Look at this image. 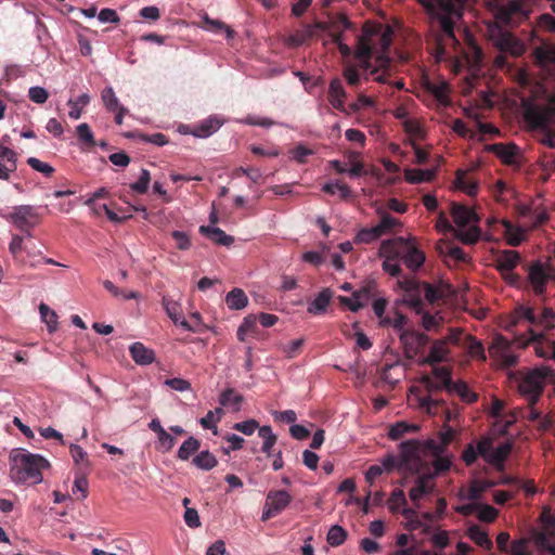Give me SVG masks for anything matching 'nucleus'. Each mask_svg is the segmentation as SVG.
<instances>
[{"mask_svg": "<svg viewBox=\"0 0 555 555\" xmlns=\"http://www.w3.org/2000/svg\"><path fill=\"white\" fill-rule=\"evenodd\" d=\"M392 35L391 27L367 21L363 25L362 35L358 38L356 57L364 69L370 67L374 52H380V55L376 57L377 66L371 70L374 80L380 83H386L387 77L390 75L391 60L386 52L391 44Z\"/></svg>", "mask_w": 555, "mask_h": 555, "instance_id": "nucleus-1", "label": "nucleus"}, {"mask_svg": "<svg viewBox=\"0 0 555 555\" xmlns=\"http://www.w3.org/2000/svg\"><path fill=\"white\" fill-rule=\"evenodd\" d=\"M524 119L538 142L550 149L555 147V99L546 104L526 105Z\"/></svg>", "mask_w": 555, "mask_h": 555, "instance_id": "nucleus-2", "label": "nucleus"}, {"mask_svg": "<svg viewBox=\"0 0 555 555\" xmlns=\"http://www.w3.org/2000/svg\"><path fill=\"white\" fill-rule=\"evenodd\" d=\"M10 460L11 477L17 482H41V472L49 466V462L43 456L29 453L24 449L13 450Z\"/></svg>", "mask_w": 555, "mask_h": 555, "instance_id": "nucleus-3", "label": "nucleus"}, {"mask_svg": "<svg viewBox=\"0 0 555 555\" xmlns=\"http://www.w3.org/2000/svg\"><path fill=\"white\" fill-rule=\"evenodd\" d=\"M430 18L439 23L443 35L455 40L453 17L462 18L466 0H416Z\"/></svg>", "mask_w": 555, "mask_h": 555, "instance_id": "nucleus-4", "label": "nucleus"}, {"mask_svg": "<svg viewBox=\"0 0 555 555\" xmlns=\"http://www.w3.org/2000/svg\"><path fill=\"white\" fill-rule=\"evenodd\" d=\"M546 380L555 384V371L548 366L535 367L525 373L520 378L518 383L519 392L527 397L531 404H535L544 390Z\"/></svg>", "mask_w": 555, "mask_h": 555, "instance_id": "nucleus-5", "label": "nucleus"}, {"mask_svg": "<svg viewBox=\"0 0 555 555\" xmlns=\"http://www.w3.org/2000/svg\"><path fill=\"white\" fill-rule=\"evenodd\" d=\"M522 321L541 331H551L555 327V311L551 307H543L541 313L537 314L532 307L518 305L512 312L508 328L518 325Z\"/></svg>", "mask_w": 555, "mask_h": 555, "instance_id": "nucleus-6", "label": "nucleus"}, {"mask_svg": "<svg viewBox=\"0 0 555 555\" xmlns=\"http://www.w3.org/2000/svg\"><path fill=\"white\" fill-rule=\"evenodd\" d=\"M488 350L490 358L500 369H509L518 363V356L513 350V344L502 335L493 338Z\"/></svg>", "mask_w": 555, "mask_h": 555, "instance_id": "nucleus-7", "label": "nucleus"}, {"mask_svg": "<svg viewBox=\"0 0 555 555\" xmlns=\"http://www.w3.org/2000/svg\"><path fill=\"white\" fill-rule=\"evenodd\" d=\"M421 383L424 385L427 395L421 396L417 399L418 406L429 415H436L440 409L444 408V401L434 398L433 395L444 389V386H442V383L435 380L428 375L423 376Z\"/></svg>", "mask_w": 555, "mask_h": 555, "instance_id": "nucleus-8", "label": "nucleus"}, {"mask_svg": "<svg viewBox=\"0 0 555 555\" xmlns=\"http://www.w3.org/2000/svg\"><path fill=\"white\" fill-rule=\"evenodd\" d=\"M293 496L286 490H271L267 494L261 520L267 521L278 516L292 502Z\"/></svg>", "mask_w": 555, "mask_h": 555, "instance_id": "nucleus-9", "label": "nucleus"}, {"mask_svg": "<svg viewBox=\"0 0 555 555\" xmlns=\"http://www.w3.org/2000/svg\"><path fill=\"white\" fill-rule=\"evenodd\" d=\"M552 279L550 268H545L541 261H533L528 268V280L537 296L545 293L546 284Z\"/></svg>", "mask_w": 555, "mask_h": 555, "instance_id": "nucleus-10", "label": "nucleus"}, {"mask_svg": "<svg viewBox=\"0 0 555 555\" xmlns=\"http://www.w3.org/2000/svg\"><path fill=\"white\" fill-rule=\"evenodd\" d=\"M13 223L24 232H28L38 223V215L34 207L23 205L14 209L11 215Z\"/></svg>", "mask_w": 555, "mask_h": 555, "instance_id": "nucleus-11", "label": "nucleus"}, {"mask_svg": "<svg viewBox=\"0 0 555 555\" xmlns=\"http://www.w3.org/2000/svg\"><path fill=\"white\" fill-rule=\"evenodd\" d=\"M399 337L404 348L405 357L409 359H413L428 343V336L414 332H402Z\"/></svg>", "mask_w": 555, "mask_h": 555, "instance_id": "nucleus-12", "label": "nucleus"}, {"mask_svg": "<svg viewBox=\"0 0 555 555\" xmlns=\"http://www.w3.org/2000/svg\"><path fill=\"white\" fill-rule=\"evenodd\" d=\"M401 287L405 291L404 301L416 312L422 313L424 302L422 300V289L418 281L404 280L400 282Z\"/></svg>", "mask_w": 555, "mask_h": 555, "instance_id": "nucleus-13", "label": "nucleus"}, {"mask_svg": "<svg viewBox=\"0 0 555 555\" xmlns=\"http://www.w3.org/2000/svg\"><path fill=\"white\" fill-rule=\"evenodd\" d=\"M452 438V431H448L446 437L443 438V446H437L435 449V459L431 463L434 472L430 475H434V478L438 475L444 474L451 468L452 460L450 456H443L442 452L444 451V446L450 442Z\"/></svg>", "mask_w": 555, "mask_h": 555, "instance_id": "nucleus-14", "label": "nucleus"}, {"mask_svg": "<svg viewBox=\"0 0 555 555\" xmlns=\"http://www.w3.org/2000/svg\"><path fill=\"white\" fill-rule=\"evenodd\" d=\"M433 479L434 475H422L416 478L414 486L409 492L410 499L416 508L420 507L418 501L434 490Z\"/></svg>", "mask_w": 555, "mask_h": 555, "instance_id": "nucleus-15", "label": "nucleus"}, {"mask_svg": "<svg viewBox=\"0 0 555 555\" xmlns=\"http://www.w3.org/2000/svg\"><path fill=\"white\" fill-rule=\"evenodd\" d=\"M163 307L175 324L182 326L186 331L195 332L193 326L182 318L181 306L178 301L173 300L169 296H164Z\"/></svg>", "mask_w": 555, "mask_h": 555, "instance_id": "nucleus-16", "label": "nucleus"}, {"mask_svg": "<svg viewBox=\"0 0 555 555\" xmlns=\"http://www.w3.org/2000/svg\"><path fill=\"white\" fill-rule=\"evenodd\" d=\"M487 150L499 157L504 164L513 165L519 154V149L516 144L509 143H494L488 145Z\"/></svg>", "mask_w": 555, "mask_h": 555, "instance_id": "nucleus-17", "label": "nucleus"}, {"mask_svg": "<svg viewBox=\"0 0 555 555\" xmlns=\"http://www.w3.org/2000/svg\"><path fill=\"white\" fill-rule=\"evenodd\" d=\"M451 216L459 228H465L468 223L479 221V217L473 209L457 203L452 204Z\"/></svg>", "mask_w": 555, "mask_h": 555, "instance_id": "nucleus-18", "label": "nucleus"}, {"mask_svg": "<svg viewBox=\"0 0 555 555\" xmlns=\"http://www.w3.org/2000/svg\"><path fill=\"white\" fill-rule=\"evenodd\" d=\"M345 99H346V91L343 87V82L340 79L335 78L330 82L328 91H327V100L331 103V105L343 112L346 113L347 109L345 107Z\"/></svg>", "mask_w": 555, "mask_h": 555, "instance_id": "nucleus-19", "label": "nucleus"}, {"mask_svg": "<svg viewBox=\"0 0 555 555\" xmlns=\"http://www.w3.org/2000/svg\"><path fill=\"white\" fill-rule=\"evenodd\" d=\"M420 443L417 440L403 441L399 446V466L405 470L411 469L412 461L417 456Z\"/></svg>", "mask_w": 555, "mask_h": 555, "instance_id": "nucleus-20", "label": "nucleus"}, {"mask_svg": "<svg viewBox=\"0 0 555 555\" xmlns=\"http://www.w3.org/2000/svg\"><path fill=\"white\" fill-rule=\"evenodd\" d=\"M414 238H409L406 251L401 256L405 266L411 270L420 269L425 261V254L418 249L412 242Z\"/></svg>", "mask_w": 555, "mask_h": 555, "instance_id": "nucleus-21", "label": "nucleus"}, {"mask_svg": "<svg viewBox=\"0 0 555 555\" xmlns=\"http://www.w3.org/2000/svg\"><path fill=\"white\" fill-rule=\"evenodd\" d=\"M496 269L501 273L513 271L520 261V255L518 251L513 249H506L501 251L496 257Z\"/></svg>", "mask_w": 555, "mask_h": 555, "instance_id": "nucleus-22", "label": "nucleus"}, {"mask_svg": "<svg viewBox=\"0 0 555 555\" xmlns=\"http://www.w3.org/2000/svg\"><path fill=\"white\" fill-rule=\"evenodd\" d=\"M222 126V120L216 116H210L198 125H195L190 131L196 138H208L214 134Z\"/></svg>", "mask_w": 555, "mask_h": 555, "instance_id": "nucleus-23", "label": "nucleus"}, {"mask_svg": "<svg viewBox=\"0 0 555 555\" xmlns=\"http://www.w3.org/2000/svg\"><path fill=\"white\" fill-rule=\"evenodd\" d=\"M409 240L399 236L393 240L383 241L379 248V256L385 259H398L401 257L398 245L408 246Z\"/></svg>", "mask_w": 555, "mask_h": 555, "instance_id": "nucleus-24", "label": "nucleus"}, {"mask_svg": "<svg viewBox=\"0 0 555 555\" xmlns=\"http://www.w3.org/2000/svg\"><path fill=\"white\" fill-rule=\"evenodd\" d=\"M129 351L133 361L140 365L151 364L155 360L154 351L146 348L142 343H133L130 346Z\"/></svg>", "mask_w": 555, "mask_h": 555, "instance_id": "nucleus-25", "label": "nucleus"}, {"mask_svg": "<svg viewBox=\"0 0 555 555\" xmlns=\"http://www.w3.org/2000/svg\"><path fill=\"white\" fill-rule=\"evenodd\" d=\"M511 451L512 446L509 443H502L496 449H492L486 462L493 465L498 472H503L505 469V461Z\"/></svg>", "mask_w": 555, "mask_h": 555, "instance_id": "nucleus-26", "label": "nucleus"}, {"mask_svg": "<svg viewBox=\"0 0 555 555\" xmlns=\"http://www.w3.org/2000/svg\"><path fill=\"white\" fill-rule=\"evenodd\" d=\"M199 233L218 245L230 246L234 242L232 236L228 235L223 230L217 227L201 225Z\"/></svg>", "mask_w": 555, "mask_h": 555, "instance_id": "nucleus-27", "label": "nucleus"}, {"mask_svg": "<svg viewBox=\"0 0 555 555\" xmlns=\"http://www.w3.org/2000/svg\"><path fill=\"white\" fill-rule=\"evenodd\" d=\"M447 345V340H435L428 356L424 359L423 362L430 365L443 362L449 353Z\"/></svg>", "mask_w": 555, "mask_h": 555, "instance_id": "nucleus-28", "label": "nucleus"}, {"mask_svg": "<svg viewBox=\"0 0 555 555\" xmlns=\"http://www.w3.org/2000/svg\"><path fill=\"white\" fill-rule=\"evenodd\" d=\"M333 292L330 288L322 289L315 299L309 304L307 311L314 315L324 313L331 302Z\"/></svg>", "mask_w": 555, "mask_h": 555, "instance_id": "nucleus-29", "label": "nucleus"}, {"mask_svg": "<svg viewBox=\"0 0 555 555\" xmlns=\"http://www.w3.org/2000/svg\"><path fill=\"white\" fill-rule=\"evenodd\" d=\"M463 347L466 348L472 358L482 362L487 360L485 347L481 340L477 339L475 336L469 334L465 335Z\"/></svg>", "mask_w": 555, "mask_h": 555, "instance_id": "nucleus-30", "label": "nucleus"}, {"mask_svg": "<svg viewBox=\"0 0 555 555\" xmlns=\"http://www.w3.org/2000/svg\"><path fill=\"white\" fill-rule=\"evenodd\" d=\"M498 485L493 480H473L466 491L465 499L476 502L481 498V494L488 489Z\"/></svg>", "mask_w": 555, "mask_h": 555, "instance_id": "nucleus-31", "label": "nucleus"}, {"mask_svg": "<svg viewBox=\"0 0 555 555\" xmlns=\"http://www.w3.org/2000/svg\"><path fill=\"white\" fill-rule=\"evenodd\" d=\"M449 393H456L464 402L472 403L477 401L478 395L472 391L467 384L460 380V382H451V385H449L446 389Z\"/></svg>", "mask_w": 555, "mask_h": 555, "instance_id": "nucleus-32", "label": "nucleus"}, {"mask_svg": "<svg viewBox=\"0 0 555 555\" xmlns=\"http://www.w3.org/2000/svg\"><path fill=\"white\" fill-rule=\"evenodd\" d=\"M225 302L231 310H242L248 304V298L243 289L233 288L225 296Z\"/></svg>", "mask_w": 555, "mask_h": 555, "instance_id": "nucleus-33", "label": "nucleus"}, {"mask_svg": "<svg viewBox=\"0 0 555 555\" xmlns=\"http://www.w3.org/2000/svg\"><path fill=\"white\" fill-rule=\"evenodd\" d=\"M455 188L465 192L469 196H475L478 191V184L475 180L470 179L466 172L459 170L455 177Z\"/></svg>", "mask_w": 555, "mask_h": 555, "instance_id": "nucleus-34", "label": "nucleus"}, {"mask_svg": "<svg viewBox=\"0 0 555 555\" xmlns=\"http://www.w3.org/2000/svg\"><path fill=\"white\" fill-rule=\"evenodd\" d=\"M467 535L478 546H480L487 551H490L493 546V543L490 540V538L488 537V533L477 525H474L468 528Z\"/></svg>", "mask_w": 555, "mask_h": 555, "instance_id": "nucleus-35", "label": "nucleus"}, {"mask_svg": "<svg viewBox=\"0 0 555 555\" xmlns=\"http://www.w3.org/2000/svg\"><path fill=\"white\" fill-rule=\"evenodd\" d=\"M554 532H540L535 535V545L540 553L544 555H555V544L553 543Z\"/></svg>", "mask_w": 555, "mask_h": 555, "instance_id": "nucleus-36", "label": "nucleus"}, {"mask_svg": "<svg viewBox=\"0 0 555 555\" xmlns=\"http://www.w3.org/2000/svg\"><path fill=\"white\" fill-rule=\"evenodd\" d=\"M435 171L430 169H405L404 178L406 182L417 184L423 182H429L434 179Z\"/></svg>", "mask_w": 555, "mask_h": 555, "instance_id": "nucleus-37", "label": "nucleus"}, {"mask_svg": "<svg viewBox=\"0 0 555 555\" xmlns=\"http://www.w3.org/2000/svg\"><path fill=\"white\" fill-rule=\"evenodd\" d=\"M455 237L466 245L476 244L481 235V230L477 225H472L468 229L460 228L454 233Z\"/></svg>", "mask_w": 555, "mask_h": 555, "instance_id": "nucleus-38", "label": "nucleus"}, {"mask_svg": "<svg viewBox=\"0 0 555 555\" xmlns=\"http://www.w3.org/2000/svg\"><path fill=\"white\" fill-rule=\"evenodd\" d=\"M244 398L236 393L233 388H228L221 392L219 402L223 406H232L234 411H240Z\"/></svg>", "mask_w": 555, "mask_h": 555, "instance_id": "nucleus-39", "label": "nucleus"}, {"mask_svg": "<svg viewBox=\"0 0 555 555\" xmlns=\"http://www.w3.org/2000/svg\"><path fill=\"white\" fill-rule=\"evenodd\" d=\"M201 448V442L194 437H189L178 450V459L181 461H188L194 453Z\"/></svg>", "mask_w": 555, "mask_h": 555, "instance_id": "nucleus-40", "label": "nucleus"}, {"mask_svg": "<svg viewBox=\"0 0 555 555\" xmlns=\"http://www.w3.org/2000/svg\"><path fill=\"white\" fill-rule=\"evenodd\" d=\"M537 62L542 66H555V46L540 47L534 51Z\"/></svg>", "mask_w": 555, "mask_h": 555, "instance_id": "nucleus-41", "label": "nucleus"}, {"mask_svg": "<svg viewBox=\"0 0 555 555\" xmlns=\"http://www.w3.org/2000/svg\"><path fill=\"white\" fill-rule=\"evenodd\" d=\"M408 318L399 311H396L393 317H385L380 321L382 326H392L398 332L399 335L402 332H408L406 330H404Z\"/></svg>", "mask_w": 555, "mask_h": 555, "instance_id": "nucleus-42", "label": "nucleus"}, {"mask_svg": "<svg viewBox=\"0 0 555 555\" xmlns=\"http://www.w3.org/2000/svg\"><path fill=\"white\" fill-rule=\"evenodd\" d=\"M193 464L199 469L210 470L217 466L218 461L209 451H202L193 459Z\"/></svg>", "mask_w": 555, "mask_h": 555, "instance_id": "nucleus-43", "label": "nucleus"}, {"mask_svg": "<svg viewBox=\"0 0 555 555\" xmlns=\"http://www.w3.org/2000/svg\"><path fill=\"white\" fill-rule=\"evenodd\" d=\"M378 212L380 215V221L375 227L378 230L380 236L390 233L396 227L401 225L399 219L390 216L387 212Z\"/></svg>", "mask_w": 555, "mask_h": 555, "instance_id": "nucleus-44", "label": "nucleus"}, {"mask_svg": "<svg viewBox=\"0 0 555 555\" xmlns=\"http://www.w3.org/2000/svg\"><path fill=\"white\" fill-rule=\"evenodd\" d=\"M90 102V96L87 93H83L77 98V100H69L68 105L70 106V111L68 112V116L72 119H79L82 113V107L88 105Z\"/></svg>", "mask_w": 555, "mask_h": 555, "instance_id": "nucleus-45", "label": "nucleus"}, {"mask_svg": "<svg viewBox=\"0 0 555 555\" xmlns=\"http://www.w3.org/2000/svg\"><path fill=\"white\" fill-rule=\"evenodd\" d=\"M377 293V285L374 281L366 282L357 292L353 293V297L364 302V306L373 298Z\"/></svg>", "mask_w": 555, "mask_h": 555, "instance_id": "nucleus-46", "label": "nucleus"}, {"mask_svg": "<svg viewBox=\"0 0 555 555\" xmlns=\"http://www.w3.org/2000/svg\"><path fill=\"white\" fill-rule=\"evenodd\" d=\"M437 248L439 249L440 254H447L455 261L465 262L467 260L465 251L459 246L449 243H442L439 244Z\"/></svg>", "mask_w": 555, "mask_h": 555, "instance_id": "nucleus-47", "label": "nucleus"}, {"mask_svg": "<svg viewBox=\"0 0 555 555\" xmlns=\"http://www.w3.org/2000/svg\"><path fill=\"white\" fill-rule=\"evenodd\" d=\"M418 429L417 425L408 424L406 422H398L392 425L389 429L388 437L391 440L400 439L404 434L416 431Z\"/></svg>", "mask_w": 555, "mask_h": 555, "instance_id": "nucleus-48", "label": "nucleus"}, {"mask_svg": "<svg viewBox=\"0 0 555 555\" xmlns=\"http://www.w3.org/2000/svg\"><path fill=\"white\" fill-rule=\"evenodd\" d=\"M101 99L103 101L104 106L109 112H115L122 105L119 103L118 98L116 96L112 87H106L102 90Z\"/></svg>", "mask_w": 555, "mask_h": 555, "instance_id": "nucleus-49", "label": "nucleus"}, {"mask_svg": "<svg viewBox=\"0 0 555 555\" xmlns=\"http://www.w3.org/2000/svg\"><path fill=\"white\" fill-rule=\"evenodd\" d=\"M331 28L333 29V34H341L346 29H350L352 27V23L344 13H337L331 17Z\"/></svg>", "mask_w": 555, "mask_h": 555, "instance_id": "nucleus-50", "label": "nucleus"}, {"mask_svg": "<svg viewBox=\"0 0 555 555\" xmlns=\"http://www.w3.org/2000/svg\"><path fill=\"white\" fill-rule=\"evenodd\" d=\"M76 134L79 142L88 147H93L95 145V140L91 128L88 124L83 122L77 126Z\"/></svg>", "mask_w": 555, "mask_h": 555, "instance_id": "nucleus-51", "label": "nucleus"}, {"mask_svg": "<svg viewBox=\"0 0 555 555\" xmlns=\"http://www.w3.org/2000/svg\"><path fill=\"white\" fill-rule=\"evenodd\" d=\"M39 312L41 320L48 325L49 331H55L57 327V315L55 311H53L52 309H50L49 306L42 302L39 306Z\"/></svg>", "mask_w": 555, "mask_h": 555, "instance_id": "nucleus-52", "label": "nucleus"}, {"mask_svg": "<svg viewBox=\"0 0 555 555\" xmlns=\"http://www.w3.org/2000/svg\"><path fill=\"white\" fill-rule=\"evenodd\" d=\"M422 293H424L425 299L430 302L435 304L443 298V293L440 288L436 287L435 285L428 283V282H420Z\"/></svg>", "mask_w": 555, "mask_h": 555, "instance_id": "nucleus-53", "label": "nucleus"}, {"mask_svg": "<svg viewBox=\"0 0 555 555\" xmlns=\"http://www.w3.org/2000/svg\"><path fill=\"white\" fill-rule=\"evenodd\" d=\"M403 129L405 131V133H408L411 139L409 140V142L412 140V141H415V139H424V130L423 128L421 127V125L418 124L417 120L415 119H406L403 121Z\"/></svg>", "mask_w": 555, "mask_h": 555, "instance_id": "nucleus-54", "label": "nucleus"}, {"mask_svg": "<svg viewBox=\"0 0 555 555\" xmlns=\"http://www.w3.org/2000/svg\"><path fill=\"white\" fill-rule=\"evenodd\" d=\"M380 237V234L376 227L361 229L354 238L356 243L370 244Z\"/></svg>", "mask_w": 555, "mask_h": 555, "instance_id": "nucleus-55", "label": "nucleus"}, {"mask_svg": "<svg viewBox=\"0 0 555 555\" xmlns=\"http://www.w3.org/2000/svg\"><path fill=\"white\" fill-rule=\"evenodd\" d=\"M347 538L346 530L340 526H333L327 533V543L332 546L341 545Z\"/></svg>", "mask_w": 555, "mask_h": 555, "instance_id": "nucleus-56", "label": "nucleus"}, {"mask_svg": "<svg viewBox=\"0 0 555 555\" xmlns=\"http://www.w3.org/2000/svg\"><path fill=\"white\" fill-rule=\"evenodd\" d=\"M323 192L330 195H335L339 193L341 198H348L351 195V191L349 186L345 183H340L339 181L335 183H326L322 188Z\"/></svg>", "mask_w": 555, "mask_h": 555, "instance_id": "nucleus-57", "label": "nucleus"}, {"mask_svg": "<svg viewBox=\"0 0 555 555\" xmlns=\"http://www.w3.org/2000/svg\"><path fill=\"white\" fill-rule=\"evenodd\" d=\"M428 90L430 93L435 96V99L442 105L447 106L450 103L449 100V88L448 85L441 83V85H431L429 86Z\"/></svg>", "mask_w": 555, "mask_h": 555, "instance_id": "nucleus-58", "label": "nucleus"}, {"mask_svg": "<svg viewBox=\"0 0 555 555\" xmlns=\"http://www.w3.org/2000/svg\"><path fill=\"white\" fill-rule=\"evenodd\" d=\"M443 322V318L438 314L424 312L422 315V325L426 331H438Z\"/></svg>", "mask_w": 555, "mask_h": 555, "instance_id": "nucleus-59", "label": "nucleus"}, {"mask_svg": "<svg viewBox=\"0 0 555 555\" xmlns=\"http://www.w3.org/2000/svg\"><path fill=\"white\" fill-rule=\"evenodd\" d=\"M150 181V171L146 169H142L139 180L137 182L131 183L130 189L138 194H144L147 192Z\"/></svg>", "mask_w": 555, "mask_h": 555, "instance_id": "nucleus-60", "label": "nucleus"}, {"mask_svg": "<svg viewBox=\"0 0 555 555\" xmlns=\"http://www.w3.org/2000/svg\"><path fill=\"white\" fill-rule=\"evenodd\" d=\"M389 509L391 512H397L401 506H406L408 501L403 490L395 489L389 498Z\"/></svg>", "mask_w": 555, "mask_h": 555, "instance_id": "nucleus-61", "label": "nucleus"}, {"mask_svg": "<svg viewBox=\"0 0 555 555\" xmlns=\"http://www.w3.org/2000/svg\"><path fill=\"white\" fill-rule=\"evenodd\" d=\"M475 447L478 455L487 461L493 449V440L490 437H482L480 440L476 441Z\"/></svg>", "mask_w": 555, "mask_h": 555, "instance_id": "nucleus-62", "label": "nucleus"}, {"mask_svg": "<svg viewBox=\"0 0 555 555\" xmlns=\"http://www.w3.org/2000/svg\"><path fill=\"white\" fill-rule=\"evenodd\" d=\"M495 10V18L502 23L508 24L513 17L509 13L508 8L502 3V0H494V4H490Z\"/></svg>", "mask_w": 555, "mask_h": 555, "instance_id": "nucleus-63", "label": "nucleus"}, {"mask_svg": "<svg viewBox=\"0 0 555 555\" xmlns=\"http://www.w3.org/2000/svg\"><path fill=\"white\" fill-rule=\"evenodd\" d=\"M477 511L481 521L492 522L498 516V511L488 504H479Z\"/></svg>", "mask_w": 555, "mask_h": 555, "instance_id": "nucleus-64", "label": "nucleus"}]
</instances>
